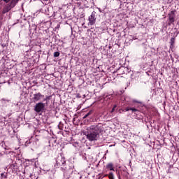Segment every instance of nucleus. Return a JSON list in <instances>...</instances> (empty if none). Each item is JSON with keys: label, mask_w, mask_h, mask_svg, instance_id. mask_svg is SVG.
Segmentation results:
<instances>
[{"label": "nucleus", "mask_w": 179, "mask_h": 179, "mask_svg": "<svg viewBox=\"0 0 179 179\" xmlns=\"http://www.w3.org/2000/svg\"><path fill=\"white\" fill-rule=\"evenodd\" d=\"M104 131V127L102 124H98L97 125H92L87 129V139L90 142H94L100 138V134Z\"/></svg>", "instance_id": "1"}, {"label": "nucleus", "mask_w": 179, "mask_h": 179, "mask_svg": "<svg viewBox=\"0 0 179 179\" xmlns=\"http://www.w3.org/2000/svg\"><path fill=\"white\" fill-rule=\"evenodd\" d=\"M44 108H45V103L39 102L35 105L34 111L36 113H41V111H44Z\"/></svg>", "instance_id": "2"}, {"label": "nucleus", "mask_w": 179, "mask_h": 179, "mask_svg": "<svg viewBox=\"0 0 179 179\" xmlns=\"http://www.w3.org/2000/svg\"><path fill=\"white\" fill-rule=\"evenodd\" d=\"M169 24H171V23H174L176 19V11H171L169 14Z\"/></svg>", "instance_id": "3"}, {"label": "nucleus", "mask_w": 179, "mask_h": 179, "mask_svg": "<svg viewBox=\"0 0 179 179\" xmlns=\"http://www.w3.org/2000/svg\"><path fill=\"white\" fill-rule=\"evenodd\" d=\"M88 20L89 24H90V26H93V24L96 23V13H92L89 17Z\"/></svg>", "instance_id": "4"}, {"label": "nucleus", "mask_w": 179, "mask_h": 179, "mask_svg": "<svg viewBox=\"0 0 179 179\" xmlns=\"http://www.w3.org/2000/svg\"><path fill=\"white\" fill-rule=\"evenodd\" d=\"M33 100L34 101V103H36V101H40V100H41V99H43L44 97V95L41 94V93L38 92L36 94H34L33 95Z\"/></svg>", "instance_id": "5"}, {"label": "nucleus", "mask_w": 179, "mask_h": 179, "mask_svg": "<svg viewBox=\"0 0 179 179\" xmlns=\"http://www.w3.org/2000/svg\"><path fill=\"white\" fill-rule=\"evenodd\" d=\"M13 7H12V6L8 3L3 8V11L2 13L5 14V13H8V12H9V10H10L11 9H13Z\"/></svg>", "instance_id": "6"}, {"label": "nucleus", "mask_w": 179, "mask_h": 179, "mask_svg": "<svg viewBox=\"0 0 179 179\" xmlns=\"http://www.w3.org/2000/svg\"><path fill=\"white\" fill-rule=\"evenodd\" d=\"M106 169H108V170L113 171L114 170V165L111 163H109L106 165Z\"/></svg>", "instance_id": "7"}, {"label": "nucleus", "mask_w": 179, "mask_h": 179, "mask_svg": "<svg viewBox=\"0 0 179 179\" xmlns=\"http://www.w3.org/2000/svg\"><path fill=\"white\" fill-rule=\"evenodd\" d=\"M175 43H176V38H171V41H170L171 48H174V44H175Z\"/></svg>", "instance_id": "8"}, {"label": "nucleus", "mask_w": 179, "mask_h": 179, "mask_svg": "<svg viewBox=\"0 0 179 179\" xmlns=\"http://www.w3.org/2000/svg\"><path fill=\"white\" fill-rule=\"evenodd\" d=\"M17 2H19V0H12L10 3V4L11 5V7H14L16 6V3H17Z\"/></svg>", "instance_id": "9"}, {"label": "nucleus", "mask_w": 179, "mask_h": 179, "mask_svg": "<svg viewBox=\"0 0 179 179\" xmlns=\"http://www.w3.org/2000/svg\"><path fill=\"white\" fill-rule=\"evenodd\" d=\"M92 113H93V111L90 110L89 113H87L86 115H85V116L83 117V119L85 120V118H87V117H89V115H91Z\"/></svg>", "instance_id": "10"}, {"label": "nucleus", "mask_w": 179, "mask_h": 179, "mask_svg": "<svg viewBox=\"0 0 179 179\" xmlns=\"http://www.w3.org/2000/svg\"><path fill=\"white\" fill-rule=\"evenodd\" d=\"M108 177L109 179H114V175L113 174V173H110Z\"/></svg>", "instance_id": "11"}, {"label": "nucleus", "mask_w": 179, "mask_h": 179, "mask_svg": "<svg viewBox=\"0 0 179 179\" xmlns=\"http://www.w3.org/2000/svg\"><path fill=\"white\" fill-rule=\"evenodd\" d=\"M130 110L133 112V113H136V111H138V109L135 108H130Z\"/></svg>", "instance_id": "12"}, {"label": "nucleus", "mask_w": 179, "mask_h": 179, "mask_svg": "<svg viewBox=\"0 0 179 179\" xmlns=\"http://www.w3.org/2000/svg\"><path fill=\"white\" fill-rule=\"evenodd\" d=\"M51 99V96H46L44 99H43V101H47L48 100H50Z\"/></svg>", "instance_id": "13"}, {"label": "nucleus", "mask_w": 179, "mask_h": 179, "mask_svg": "<svg viewBox=\"0 0 179 179\" xmlns=\"http://www.w3.org/2000/svg\"><path fill=\"white\" fill-rule=\"evenodd\" d=\"M59 55V52H54V57H58Z\"/></svg>", "instance_id": "14"}, {"label": "nucleus", "mask_w": 179, "mask_h": 179, "mask_svg": "<svg viewBox=\"0 0 179 179\" xmlns=\"http://www.w3.org/2000/svg\"><path fill=\"white\" fill-rule=\"evenodd\" d=\"M65 163V159L62 158V163L58 162V164H59V166H61V164L64 165V164Z\"/></svg>", "instance_id": "15"}, {"label": "nucleus", "mask_w": 179, "mask_h": 179, "mask_svg": "<svg viewBox=\"0 0 179 179\" xmlns=\"http://www.w3.org/2000/svg\"><path fill=\"white\" fill-rule=\"evenodd\" d=\"M116 107H117V106L115 105V106L112 108L111 113H114V111H115Z\"/></svg>", "instance_id": "16"}, {"label": "nucleus", "mask_w": 179, "mask_h": 179, "mask_svg": "<svg viewBox=\"0 0 179 179\" xmlns=\"http://www.w3.org/2000/svg\"><path fill=\"white\" fill-rule=\"evenodd\" d=\"M129 110H131V108H127L124 109V111H129Z\"/></svg>", "instance_id": "17"}, {"label": "nucleus", "mask_w": 179, "mask_h": 179, "mask_svg": "<svg viewBox=\"0 0 179 179\" xmlns=\"http://www.w3.org/2000/svg\"><path fill=\"white\" fill-rule=\"evenodd\" d=\"M2 100H3V101H5V99H3Z\"/></svg>", "instance_id": "18"}, {"label": "nucleus", "mask_w": 179, "mask_h": 179, "mask_svg": "<svg viewBox=\"0 0 179 179\" xmlns=\"http://www.w3.org/2000/svg\"><path fill=\"white\" fill-rule=\"evenodd\" d=\"M6 101H9V100H6Z\"/></svg>", "instance_id": "19"}, {"label": "nucleus", "mask_w": 179, "mask_h": 179, "mask_svg": "<svg viewBox=\"0 0 179 179\" xmlns=\"http://www.w3.org/2000/svg\"><path fill=\"white\" fill-rule=\"evenodd\" d=\"M45 1H48V0H45Z\"/></svg>", "instance_id": "20"}]
</instances>
